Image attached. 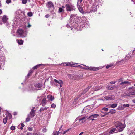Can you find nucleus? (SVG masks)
<instances>
[{"label":"nucleus","instance_id":"b1692460","mask_svg":"<svg viewBox=\"0 0 135 135\" xmlns=\"http://www.w3.org/2000/svg\"><path fill=\"white\" fill-rule=\"evenodd\" d=\"M23 30L21 29H18L17 31V32L18 34H22L23 33Z\"/></svg>","mask_w":135,"mask_h":135},{"label":"nucleus","instance_id":"0eeeda50","mask_svg":"<svg viewBox=\"0 0 135 135\" xmlns=\"http://www.w3.org/2000/svg\"><path fill=\"white\" fill-rule=\"evenodd\" d=\"M78 16L77 14H72L70 16V21H74L75 19L78 18Z\"/></svg>","mask_w":135,"mask_h":135},{"label":"nucleus","instance_id":"c03bdc74","mask_svg":"<svg viewBox=\"0 0 135 135\" xmlns=\"http://www.w3.org/2000/svg\"><path fill=\"white\" fill-rule=\"evenodd\" d=\"M117 81H111L110 82V84H113L115 83Z\"/></svg>","mask_w":135,"mask_h":135},{"label":"nucleus","instance_id":"f257e3e1","mask_svg":"<svg viewBox=\"0 0 135 135\" xmlns=\"http://www.w3.org/2000/svg\"><path fill=\"white\" fill-rule=\"evenodd\" d=\"M83 25L84 27H85L88 28L89 26V21L85 17H84L82 18L81 19Z\"/></svg>","mask_w":135,"mask_h":135},{"label":"nucleus","instance_id":"9b49d317","mask_svg":"<svg viewBox=\"0 0 135 135\" xmlns=\"http://www.w3.org/2000/svg\"><path fill=\"white\" fill-rule=\"evenodd\" d=\"M99 116V115L97 114H95L92 115L89 117V118L92 120H94V118H95L98 117Z\"/></svg>","mask_w":135,"mask_h":135},{"label":"nucleus","instance_id":"c756f323","mask_svg":"<svg viewBox=\"0 0 135 135\" xmlns=\"http://www.w3.org/2000/svg\"><path fill=\"white\" fill-rule=\"evenodd\" d=\"M31 118L29 114H28L27 117L26 118V121L27 122H29Z\"/></svg>","mask_w":135,"mask_h":135},{"label":"nucleus","instance_id":"72a5a7b5","mask_svg":"<svg viewBox=\"0 0 135 135\" xmlns=\"http://www.w3.org/2000/svg\"><path fill=\"white\" fill-rule=\"evenodd\" d=\"M23 41L22 40H21L20 41H19L18 40V43L20 45H22L23 44Z\"/></svg>","mask_w":135,"mask_h":135},{"label":"nucleus","instance_id":"8fccbe9b","mask_svg":"<svg viewBox=\"0 0 135 135\" xmlns=\"http://www.w3.org/2000/svg\"><path fill=\"white\" fill-rule=\"evenodd\" d=\"M99 89V88H98L97 87V88H94L93 89V90H95V91H97Z\"/></svg>","mask_w":135,"mask_h":135},{"label":"nucleus","instance_id":"1a4fd4ad","mask_svg":"<svg viewBox=\"0 0 135 135\" xmlns=\"http://www.w3.org/2000/svg\"><path fill=\"white\" fill-rule=\"evenodd\" d=\"M55 82L58 84H59L60 87H61L63 84V81L60 80H57L56 79H54V80Z\"/></svg>","mask_w":135,"mask_h":135},{"label":"nucleus","instance_id":"2eb2a0df","mask_svg":"<svg viewBox=\"0 0 135 135\" xmlns=\"http://www.w3.org/2000/svg\"><path fill=\"white\" fill-rule=\"evenodd\" d=\"M89 110V108H88L87 107H85L83 109V110L82 112V113H85L88 112Z\"/></svg>","mask_w":135,"mask_h":135},{"label":"nucleus","instance_id":"69168bd1","mask_svg":"<svg viewBox=\"0 0 135 135\" xmlns=\"http://www.w3.org/2000/svg\"><path fill=\"white\" fill-rule=\"evenodd\" d=\"M84 133V132H83L81 133L79 135H82Z\"/></svg>","mask_w":135,"mask_h":135},{"label":"nucleus","instance_id":"2f4dec72","mask_svg":"<svg viewBox=\"0 0 135 135\" xmlns=\"http://www.w3.org/2000/svg\"><path fill=\"white\" fill-rule=\"evenodd\" d=\"M116 112V110H113L112 109V110H110V112H109L108 113H110L111 114H114Z\"/></svg>","mask_w":135,"mask_h":135},{"label":"nucleus","instance_id":"f704fd0d","mask_svg":"<svg viewBox=\"0 0 135 135\" xmlns=\"http://www.w3.org/2000/svg\"><path fill=\"white\" fill-rule=\"evenodd\" d=\"M59 132V131H55L53 133V135H58Z\"/></svg>","mask_w":135,"mask_h":135},{"label":"nucleus","instance_id":"cd10ccee","mask_svg":"<svg viewBox=\"0 0 135 135\" xmlns=\"http://www.w3.org/2000/svg\"><path fill=\"white\" fill-rule=\"evenodd\" d=\"M91 87V86H88L85 89L84 91L83 92L84 93H85Z\"/></svg>","mask_w":135,"mask_h":135},{"label":"nucleus","instance_id":"ddd939ff","mask_svg":"<svg viewBox=\"0 0 135 135\" xmlns=\"http://www.w3.org/2000/svg\"><path fill=\"white\" fill-rule=\"evenodd\" d=\"M131 83V82H129L128 81H126L124 82H122L121 83H120V85H125L126 86L128 85H129V84Z\"/></svg>","mask_w":135,"mask_h":135},{"label":"nucleus","instance_id":"423d86ee","mask_svg":"<svg viewBox=\"0 0 135 135\" xmlns=\"http://www.w3.org/2000/svg\"><path fill=\"white\" fill-rule=\"evenodd\" d=\"M89 118L87 116H85L83 117H82L79 119V121H81V123H82L85 122L86 119H88Z\"/></svg>","mask_w":135,"mask_h":135},{"label":"nucleus","instance_id":"5fc2aeb1","mask_svg":"<svg viewBox=\"0 0 135 135\" xmlns=\"http://www.w3.org/2000/svg\"><path fill=\"white\" fill-rule=\"evenodd\" d=\"M26 135H32V133L30 132H27V133Z\"/></svg>","mask_w":135,"mask_h":135},{"label":"nucleus","instance_id":"864d4df0","mask_svg":"<svg viewBox=\"0 0 135 135\" xmlns=\"http://www.w3.org/2000/svg\"><path fill=\"white\" fill-rule=\"evenodd\" d=\"M8 116L9 119L11 118L12 117V115L10 113H8Z\"/></svg>","mask_w":135,"mask_h":135},{"label":"nucleus","instance_id":"c9c22d12","mask_svg":"<svg viewBox=\"0 0 135 135\" xmlns=\"http://www.w3.org/2000/svg\"><path fill=\"white\" fill-rule=\"evenodd\" d=\"M27 15L29 17H31L33 15L32 13L31 12H29L28 13Z\"/></svg>","mask_w":135,"mask_h":135},{"label":"nucleus","instance_id":"680f3d73","mask_svg":"<svg viewBox=\"0 0 135 135\" xmlns=\"http://www.w3.org/2000/svg\"><path fill=\"white\" fill-rule=\"evenodd\" d=\"M62 126H63L62 125L59 128V130L60 131V130L62 128Z\"/></svg>","mask_w":135,"mask_h":135},{"label":"nucleus","instance_id":"a18cd8bd","mask_svg":"<svg viewBox=\"0 0 135 135\" xmlns=\"http://www.w3.org/2000/svg\"><path fill=\"white\" fill-rule=\"evenodd\" d=\"M11 2V0H7L6 1V2L7 4H9Z\"/></svg>","mask_w":135,"mask_h":135},{"label":"nucleus","instance_id":"0e129e2a","mask_svg":"<svg viewBox=\"0 0 135 135\" xmlns=\"http://www.w3.org/2000/svg\"><path fill=\"white\" fill-rule=\"evenodd\" d=\"M21 126L22 127H23L25 125L23 123H21Z\"/></svg>","mask_w":135,"mask_h":135},{"label":"nucleus","instance_id":"ea45409f","mask_svg":"<svg viewBox=\"0 0 135 135\" xmlns=\"http://www.w3.org/2000/svg\"><path fill=\"white\" fill-rule=\"evenodd\" d=\"M102 110H104L105 111H107L108 110V108L104 107L102 109Z\"/></svg>","mask_w":135,"mask_h":135},{"label":"nucleus","instance_id":"4d7b16f0","mask_svg":"<svg viewBox=\"0 0 135 135\" xmlns=\"http://www.w3.org/2000/svg\"><path fill=\"white\" fill-rule=\"evenodd\" d=\"M43 131L44 132H46V129L45 128H44L43 129Z\"/></svg>","mask_w":135,"mask_h":135},{"label":"nucleus","instance_id":"aec40b11","mask_svg":"<svg viewBox=\"0 0 135 135\" xmlns=\"http://www.w3.org/2000/svg\"><path fill=\"white\" fill-rule=\"evenodd\" d=\"M78 8L80 12L82 13L84 12L83 8L80 5L78 4Z\"/></svg>","mask_w":135,"mask_h":135},{"label":"nucleus","instance_id":"4be33fe9","mask_svg":"<svg viewBox=\"0 0 135 135\" xmlns=\"http://www.w3.org/2000/svg\"><path fill=\"white\" fill-rule=\"evenodd\" d=\"M47 98L49 100H50L51 101H52L54 99V97H52L51 95H48L47 96Z\"/></svg>","mask_w":135,"mask_h":135},{"label":"nucleus","instance_id":"9d476101","mask_svg":"<svg viewBox=\"0 0 135 135\" xmlns=\"http://www.w3.org/2000/svg\"><path fill=\"white\" fill-rule=\"evenodd\" d=\"M83 65L85 66L87 68H85V69H88L90 70H94V71H95V70H98V68H97L95 67H88L86 66L85 65Z\"/></svg>","mask_w":135,"mask_h":135},{"label":"nucleus","instance_id":"4468645a","mask_svg":"<svg viewBox=\"0 0 135 135\" xmlns=\"http://www.w3.org/2000/svg\"><path fill=\"white\" fill-rule=\"evenodd\" d=\"M115 87V85L110 86L108 85L107 86L106 88L108 90H110L114 89Z\"/></svg>","mask_w":135,"mask_h":135},{"label":"nucleus","instance_id":"58836bf2","mask_svg":"<svg viewBox=\"0 0 135 135\" xmlns=\"http://www.w3.org/2000/svg\"><path fill=\"white\" fill-rule=\"evenodd\" d=\"M123 107L124 108L128 107H129V105L128 104H124L123 105Z\"/></svg>","mask_w":135,"mask_h":135},{"label":"nucleus","instance_id":"4c0bfd02","mask_svg":"<svg viewBox=\"0 0 135 135\" xmlns=\"http://www.w3.org/2000/svg\"><path fill=\"white\" fill-rule=\"evenodd\" d=\"M64 10L62 8H59V11L60 12H64Z\"/></svg>","mask_w":135,"mask_h":135},{"label":"nucleus","instance_id":"6ab92c4d","mask_svg":"<svg viewBox=\"0 0 135 135\" xmlns=\"http://www.w3.org/2000/svg\"><path fill=\"white\" fill-rule=\"evenodd\" d=\"M46 98H44L42 100L41 104H42L43 106H44L46 104Z\"/></svg>","mask_w":135,"mask_h":135},{"label":"nucleus","instance_id":"052dcab7","mask_svg":"<svg viewBox=\"0 0 135 135\" xmlns=\"http://www.w3.org/2000/svg\"><path fill=\"white\" fill-rule=\"evenodd\" d=\"M66 65L68 66H71V64H70V63H69L68 64H67Z\"/></svg>","mask_w":135,"mask_h":135},{"label":"nucleus","instance_id":"f3484780","mask_svg":"<svg viewBox=\"0 0 135 135\" xmlns=\"http://www.w3.org/2000/svg\"><path fill=\"white\" fill-rule=\"evenodd\" d=\"M114 132L117 133L118 132L117 130V129L115 128H114L111 129L109 132V133L112 134Z\"/></svg>","mask_w":135,"mask_h":135},{"label":"nucleus","instance_id":"f8f14e48","mask_svg":"<svg viewBox=\"0 0 135 135\" xmlns=\"http://www.w3.org/2000/svg\"><path fill=\"white\" fill-rule=\"evenodd\" d=\"M34 109H35V107H34L32 109H31V110L30 112V114L29 115L31 117V118H32L33 117H34L35 115V111Z\"/></svg>","mask_w":135,"mask_h":135},{"label":"nucleus","instance_id":"5701e85b","mask_svg":"<svg viewBox=\"0 0 135 135\" xmlns=\"http://www.w3.org/2000/svg\"><path fill=\"white\" fill-rule=\"evenodd\" d=\"M2 19L4 22H6L7 20V17L6 15H4L2 18Z\"/></svg>","mask_w":135,"mask_h":135},{"label":"nucleus","instance_id":"6e6d98bb","mask_svg":"<svg viewBox=\"0 0 135 135\" xmlns=\"http://www.w3.org/2000/svg\"><path fill=\"white\" fill-rule=\"evenodd\" d=\"M82 0H78V4L79 3H80L82 1Z\"/></svg>","mask_w":135,"mask_h":135},{"label":"nucleus","instance_id":"e2e57ef3","mask_svg":"<svg viewBox=\"0 0 135 135\" xmlns=\"http://www.w3.org/2000/svg\"><path fill=\"white\" fill-rule=\"evenodd\" d=\"M32 135H39L36 133H33V134Z\"/></svg>","mask_w":135,"mask_h":135},{"label":"nucleus","instance_id":"338daca9","mask_svg":"<svg viewBox=\"0 0 135 135\" xmlns=\"http://www.w3.org/2000/svg\"><path fill=\"white\" fill-rule=\"evenodd\" d=\"M122 61H123V60L117 62L118 63H120Z\"/></svg>","mask_w":135,"mask_h":135},{"label":"nucleus","instance_id":"7ed1b4c3","mask_svg":"<svg viewBox=\"0 0 135 135\" xmlns=\"http://www.w3.org/2000/svg\"><path fill=\"white\" fill-rule=\"evenodd\" d=\"M128 92L129 94V95H126L124 94V95L128 96L131 95H135V87H131L128 89Z\"/></svg>","mask_w":135,"mask_h":135},{"label":"nucleus","instance_id":"473e14b6","mask_svg":"<svg viewBox=\"0 0 135 135\" xmlns=\"http://www.w3.org/2000/svg\"><path fill=\"white\" fill-rule=\"evenodd\" d=\"M131 57V55H129V54H127L126 56V57H125V59H127V60H128Z\"/></svg>","mask_w":135,"mask_h":135},{"label":"nucleus","instance_id":"bf43d9fd","mask_svg":"<svg viewBox=\"0 0 135 135\" xmlns=\"http://www.w3.org/2000/svg\"><path fill=\"white\" fill-rule=\"evenodd\" d=\"M54 85H55L57 86H58L59 84H58L56 83H54Z\"/></svg>","mask_w":135,"mask_h":135},{"label":"nucleus","instance_id":"39448f33","mask_svg":"<svg viewBox=\"0 0 135 135\" xmlns=\"http://www.w3.org/2000/svg\"><path fill=\"white\" fill-rule=\"evenodd\" d=\"M105 99L107 100H113L115 99V97L113 95H111L105 97Z\"/></svg>","mask_w":135,"mask_h":135},{"label":"nucleus","instance_id":"a878e982","mask_svg":"<svg viewBox=\"0 0 135 135\" xmlns=\"http://www.w3.org/2000/svg\"><path fill=\"white\" fill-rule=\"evenodd\" d=\"M74 23V25H73V26L75 28H76V29H77L78 28L77 27H79V24H77V23H76V22L75 23Z\"/></svg>","mask_w":135,"mask_h":135},{"label":"nucleus","instance_id":"a19ab883","mask_svg":"<svg viewBox=\"0 0 135 135\" xmlns=\"http://www.w3.org/2000/svg\"><path fill=\"white\" fill-rule=\"evenodd\" d=\"M27 2V0H22V2L23 4H25Z\"/></svg>","mask_w":135,"mask_h":135},{"label":"nucleus","instance_id":"79ce46f5","mask_svg":"<svg viewBox=\"0 0 135 135\" xmlns=\"http://www.w3.org/2000/svg\"><path fill=\"white\" fill-rule=\"evenodd\" d=\"M56 105L54 103L52 104L51 105V107L53 108H54L56 107Z\"/></svg>","mask_w":135,"mask_h":135},{"label":"nucleus","instance_id":"3c124183","mask_svg":"<svg viewBox=\"0 0 135 135\" xmlns=\"http://www.w3.org/2000/svg\"><path fill=\"white\" fill-rule=\"evenodd\" d=\"M69 130V129H68L67 130H66L64 131V132H63V134H64L66 133L67 132H68V131Z\"/></svg>","mask_w":135,"mask_h":135},{"label":"nucleus","instance_id":"412c9836","mask_svg":"<svg viewBox=\"0 0 135 135\" xmlns=\"http://www.w3.org/2000/svg\"><path fill=\"white\" fill-rule=\"evenodd\" d=\"M117 105V104H110L109 105H108V106L109 107H111L112 108H115Z\"/></svg>","mask_w":135,"mask_h":135},{"label":"nucleus","instance_id":"37998d69","mask_svg":"<svg viewBox=\"0 0 135 135\" xmlns=\"http://www.w3.org/2000/svg\"><path fill=\"white\" fill-rule=\"evenodd\" d=\"M10 129L11 130H14L15 129V127L13 126H11L10 128Z\"/></svg>","mask_w":135,"mask_h":135},{"label":"nucleus","instance_id":"7c9ffc66","mask_svg":"<svg viewBox=\"0 0 135 135\" xmlns=\"http://www.w3.org/2000/svg\"><path fill=\"white\" fill-rule=\"evenodd\" d=\"M7 117H6L4 118V119L3 120V123L4 124H5L7 122Z\"/></svg>","mask_w":135,"mask_h":135},{"label":"nucleus","instance_id":"f03ea898","mask_svg":"<svg viewBox=\"0 0 135 135\" xmlns=\"http://www.w3.org/2000/svg\"><path fill=\"white\" fill-rule=\"evenodd\" d=\"M117 125L116 126V127L118 129V131L119 132L122 131L124 129L125 126L119 122H117Z\"/></svg>","mask_w":135,"mask_h":135},{"label":"nucleus","instance_id":"49530a36","mask_svg":"<svg viewBox=\"0 0 135 135\" xmlns=\"http://www.w3.org/2000/svg\"><path fill=\"white\" fill-rule=\"evenodd\" d=\"M112 66V65H111V64L109 65L106 66V68L107 69H108L110 67H111V66Z\"/></svg>","mask_w":135,"mask_h":135},{"label":"nucleus","instance_id":"13d9d810","mask_svg":"<svg viewBox=\"0 0 135 135\" xmlns=\"http://www.w3.org/2000/svg\"><path fill=\"white\" fill-rule=\"evenodd\" d=\"M49 17V15L48 14H47V15H45V17L46 18H48Z\"/></svg>","mask_w":135,"mask_h":135},{"label":"nucleus","instance_id":"bb28decb","mask_svg":"<svg viewBox=\"0 0 135 135\" xmlns=\"http://www.w3.org/2000/svg\"><path fill=\"white\" fill-rule=\"evenodd\" d=\"M43 64H38V65H37L35 66H34L33 68V69L34 70L38 68H39V67L41 66L42 65H43Z\"/></svg>","mask_w":135,"mask_h":135},{"label":"nucleus","instance_id":"de8ad7c7","mask_svg":"<svg viewBox=\"0 0 135 135\" xmlns=\"http://www.w3.org/2000/svg\"><path fill=\"white\" fill-rule=\"evenodd\" d=\"M27 24L28 25L27 26V27L30 28L31 26V25L30 24L29 22H28Z\"/></svg>","mask_w":135,"mask_h":135},{"label":"nucleus","instance_id":"774afa93","mask_svg":"<svg viewBox=\"0 0 135 135\" xmlns=\"http://www.w3.org/2000/svg\"><path fill=\"white\" fill-rule=\"evenodd\" d=\"M30 73H29L28 74H27V76L28 77L29 76H30Z\"/></svg>","mask_w":135,"mask_h":135},{"label":"nucleus","instance_id":"393cba45","mask_svg":"<svg viewBox=\"0 0 135 135\" xmlns=\"http://www.w3.org/2000/svg\"><path fill=\"white\" fill-rule=\"evenodd\" d=\"M35 85L36 87L37 88H41L42 86V84L41 83L36 84Z\"/></svg>","mask_w":135,"mask_h":135},{"label":"nucleus","instance_id":"dca6fc26","mask_svg":"<svg viewBox=\"0 0 135 135\" xmlns=\"http://www.w3.org/2000/svg\"><path fill=\"white\" fill-rule=\"evenodd\" d=\"M97 5H95V4H94L92 6L91 11L93 12L96 11L97 9Z\"/></svg>","mask_w":135,"mask_h":135},{"label":"nucleus","instance_id":"a211bd4d","mask_svg":"<svg viewBox=\"0 0 135 135\" xmlns=\"http://www.w3.org/2000/svg\"><path fill=\"white\" fill-rule=\"evenodd\" d=\"M15 36L23 38L26 36V34H16Z\"/></svg>","mask_w":135,"mask_h":135},{"label":"nucleus","instance_id":"09e8293b","mask_svg":"<svg viewBox=\"0 0 135 135\" xmlns=\"http://www.w3.org/2000/svg\"><path fill=\"white\" fill-rule=\"evenodd\" d=\"M66 26L68 28L70 27L71 29V30H72L73 29V28L70 27L69 25H68V24Z\"/></svg>","mask_w":135,"mask_h":135},{"label":"nucleus","instance_id":"603ef678","mask_svg":"<svg viewBox=\"0 0 135 135\" xmlns=\"http://www.w3.org/2000/svg\"><path fill=\"white\" fill-rule=\"evenodd\" d=\"M28 129L29 131H32L33 130V128H32L29 127L28 128Z\"/></svg>","mask_w":135,"mask_h":135},{"label":"nucleus","instance_id":"6e6552de","mask_svg":"<svg viewBox=\"0 0 135 135\" xmlns=\"http://www.w3.org/2000/svg\"><path fill=\"white\" fill-rule=\"evenodd\" d=\"M46 5L49 9L53 8L54 7V5L51 2H49L47 3L46 4Z\"/></svg>","mask_w":135,"mask_h":135},{"label":"nucleus","instance_id":"c85d7f7f","mask_svg":"<svg viewBox=\"0 0 135 135\" xmlns=\"http://www.w3.org/2000/svg\"><path fill=\"white\" fill-rule=\"evenodd\" d=\"M48 107H45L44 108H41L40 110V112L43 111L45 110H47V109Z\"/></svg>","mask_w":135,"mask_h":135},{"label":"nucleus","instance_id":"20e7f679","mask_svg":"<svg viewBox=\"0 0 135 135\" xmlns=\"http://www.w3.org/2000/svg\"><path fill=\"white\" fill-rule=\"evenodd\" d=\"M65 7L66 10L68 11H72L75 9L74 6L71 5L66 4L65 5Z\"/></svg>","mask_w":135,"mask_h":135},{"label":"nucleus","instance_id":"e433bc0d","mask_svg":"<svg viewBox=\"0 0 135 135\" xmlns=\"http://www.w3.org/2000/svg\"><path fill=\"white\" fill-rule=\"evenodd\" d=\"M2 53H1V54H0V60L1 61V58L2 57L3 59V60H2V61H4V57L3 56H2Z\"/></svg>","mask_w":135,"mask_h":135}]
</instances>
